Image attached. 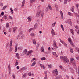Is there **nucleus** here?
Wrapping results in <instances>:
<instances>
[{
    "instance_id": "nucleus-1",
    "label": "nucleus",
    "mask_w": 79,
    "mask_h": 79,
    "mask_svg": "<svg viewBox=\"0 0 79 79\" xmlns=\"http://www.w3.org/2000/svg\"><path fill=\"white\" fill-rule=\"evenodd\" d=\"M60 59L61 60H64V62L65 63H68V62H69V60L68 59V58L66 56H61L60 57Z\"/></svg>"
},
{
    "instance_id": "nucleus-2",
    "label": "nucleus",
    "mask_w": 79,
    "mask_h": 79,
    "mask_svg": "<svg viewBox=\"0 0 79 79\" xmlns=\"http://www.w3.org/2000/svg\"><path fill=\"white\" fill-rule=\"evenodd\" d=\"M52 74H54V76H57L58 74V70L56 69H55L54 70L52 71Z\"/></svg>"
},
{
    "instance_id": "nucleus-3",
    "label": "nucleus",
    "mask_w": 79,
    "mask_h": 79,
    "mask_svg": "<svg viewBox=\"0 0 79 79\" xmlns=\"http://www.w3.org/2000/svg\"><path fill=\"white\" fill-rule=\"evenodd\" d=\"M70 62L73 65V66H76V63L75 62V60H74V59L73 58H70Z\"/></svg>"
},
{
    "instance_id": "nucleus-4",
    "label": "nucleus",
    "mask_w": 79,
    "mask_h": 79,
    "mask_svg": "<svg viewBox=\"0 0 79 79\" xmlns=\"http://www.w3.org/2000/svg\"><path fill=\"white\" fill-rule=\"evenodd\" d=\"M59 40H60V42H61V43H62V44H63L64 45V46H65V47H67V44H66V43L65 42H64V41H63L62 40H61V39H60Z\"/></svg>"
},
{
    "instance_id": "nucleus-5",
    "label": "nucleus",
    "mask_w": 79,
    "mask_h": 79,
    "mask_svg": "<svg viewBox=\"0 0 79 79\" xmlns=\"http://www.w3.org/2000/svg\"><path fill=\"white\" fill-rule=\"evenodd\" d=\"M25 2H26V1L25 0H23L22 4V7H23L24 6Z\"/></svg>"
},
{
    "instance_id": "nucleus-6",
    "label": "nucleus",
    "mask_w": 79,
    "mask_h": 79,
    "mask_svg": "<svg viewBox=\"0 0 79 79\" xmlns=\"http://www.w3.org/2000/svg\"><path fill=\"white\" fill-rule=\"evenodd\" d=\"M32 52H33V51H32V50H30L29 51H28L27 55H29L31 54V53H32Z\"/></svg>"
},
{
    "instance_id": "nucleus-7",
    "label": "nucleus",
    "mask_w": 79,
    "mask_h": 79,
    "mask_svg": "<svg viewBox=\"0 0 79 79\" xmlns=\"http://www.w3.org/2000/svg\"><path fill=\"white\" fill-rule=\"evenodd\" d=\"M16 29H17V27H15L13 28V33H15Z\"/></svg>"
},
{
    "instance_id": "nucleus-8",
    "label": "nucleus",
    "mask_w": 79,
    "mask_h": 79,
    "mask_svg": "<svg viewBox=\"0 0 79 79\" xmlns=\"http://www.w3.org/2000/svg\"><path fill=\"white\" fill-rule=\"evenodd\" d=\"M51 33L52 35H55V31L54 30L52 29L51 31Z\"/></svg>"
},
{
    "instance_id": "nucleus-9",
    "label": "nucleus",
    "mask_w": 79,
    "mask_h": 79,
    "mask_svg": "<svg viewBox=\"0 0 79 79\" xmlns=\"http://www.w3.org/2000/svg\"><path fill=\"white\" fill-rule=\"evenodd\" d=\"M60 15L61 17V19H63V12H62L61 10L60 11Z\"/></svg>"
},
{
    "instance_id": "nucleus-10",
    "label": "nucleus",
    "mask_w": 79,
    "mask_h": 79,
    "mask_svg": "<svg viewBox=\"0 0 79 79\" xmlns=\"http://www.w3.org/2000/svg\"><path fill=\"white\" fill-rule=\"evenodd\" d=\"M40 12H38L37 13L36 15V17H39L40 15Z\"/></svg>"
},
{
    "instance_id": "nucleus-11",
    "label": "nucleus",
    "mask_w": 79,
    "mask_h": 79,
    "mask_svg": "<svg viewBox=\"0 0 79 79\" xmlns=\"http://www.w3.org/2000/svg\"><path fill=\"white\" fill-rule=\"evenodd\" d=\"M8 69L9 73V74H10V71H11V66H10V64H9L8 65Z\"/></svg>"
},
{
    "instance_id": "nucleus-12",
    "label": "nucleus",
    "mask_w": 79,
    "mask_h": 79,
    "mask_svg": "<svg viewBox=\"0 0 79 79\" xmlns=\"http://www.w3.org/2000/svg\"><path fill=\"white\" fill-rule=\"evenodd\" d=\"M70 10L72 12H74V6H72L71 7V8L70 9Z\"/></svg>"
},
{
    "instance_id": "nucleus-13",
    "label": "nucleus",
    "mask_w": 79,
    "mask_h": 79,
    "mask_svg": "<svg viewBox=\"0 0 79 79\" xmlns=\"http://www.w3.org/2000/svg\"><path fill=\"white\" fill-rule=\"evenodd\" d=\"M52 54L53 55L55 56H56V57H58V55L56 54V53L55 52H52Z\"/></svg>"
},
{
    "instance_id": "nucleus-14",
    "label": "nucleus",
    "mask_w": 79,
    "mask_h": 79,
    "mask_svg": "<svg viewBox=\"0 0 79 79\" xmlns=\"http://www.w3.org/2000/svg\"><path fill=\"white\" fill-rule=\"evenodd\" d=\"M8 7V6H5L3 8H2V10L3 11H4V10H5V9H6V8H7Z\"/></svg>"
},
{
    "instance_id": "nucleus-15",
    "label": "nucleus",
    "mask_w": 79,
    "mask_h": 79,
    "mask_svg": "<svg viewBox=\"0 0 79 79\" xmlns=\"http://www.w3.org/2000/svg\"><path fill=\"white\" fill-rule=\"evenodd\" d=\"M35 64H36V62H35V61L32 63L31 66H34Z\"/></svg>"
},
{
    "instance_id": "nucleus-16",
    "label": "nucleus",
    "mask_w": 79,
    "mask_h": 79,
    "mask_svg": "<svg viewBox=\"0 0 79 79\" xmlns=\"http://www.w3.org/2000/svg\"><path fill=\"white\" fill-rule=\"evenodd\" d=\"M31 35L32 37H35V35H36L35 34H34V33H31Z\"/></svg>"
},
{
    "instance_id": "nucleus-17",
    "label": "nucleus",
    "mask_w": 79,
    "mask_h": 79,
    "mask_svg": "<svg viewBox=\"0 0 79 79\" xmlns=\"http://www.w3.org/2000/svg\"><path fill=\"white\" fill-rule=\"evenodd\" d=\"M16 57L17 58L18 60H19V54L16 53Z\"/></svg>"
},
{
    "instance_id": "nucleus-18",
    "label": "nucleus",
    "mask_w": 79,
    "mask_h": 79,
    "mask_svg": "<svg viewBox=\"0 0 79 79\" xmlns=\"http://www.w3.org/2000/svg\"><path fill=\"white\" fill-rule=\"evenodd\" d=\"M10 25V24H9V23H7L6 26V27L7 28V29H8V27H9V25Z\"/></svg>"
},
{
    "instance_id": "nucleus-19",
    "label": "nucleus",
    "mask_w": 79,
    "mask_h": 79,
    "mask_svg": "<svg viewBox=\"0 0 79 79\" xmlns=\"http://www.w3.org/2000/svg\"><path fill=\"white\" fill-rule=\"evenodd\" d=\"M40 66L42 68H43V69H45V67L44 66V65L40 64Z\"/></svg>"
},
{
    "instance_id": "nucleus-20",
    "label": "nucleus",
    "mask_w": 79,
    "mask_h": 79,
    "mask_svg": "<svg viewBox=\"0 0 79 79\" xmlns=\"http://www.w3.org/2000/svg\"><path fill=\"white\" fill-rule=\"evenodd\" d=\"M12 43H13V40H10V47H11V46H12Z\"/></svg>"
},
{
    "instance_id": "nucleus-21",
    "label": "nucleus",
    "mask_w": 79,
    "mask_h": 79,
    "mask_svg": "<svg viewBox=\"0 0 79 79\" xmlns=\"http://www.w3.org/2000/svg\"><path fill=\"white\" fill-rule=\"evenodd\" d=\"M33 42L35 45H36V41L35 40H33Z\"/></svg>"
},
{
    "instance_id": "nucleus-22",
    "label": "nucleus",
    "mask_w": 79,
    "mask_h": 79,
    "mask_svg": "<svg viewBox=\"0 0 79 79\" xmlns=\"http://www.w3.org/2000/svg\"><path fill=\"white\" fill-rule=\"evenodd\" d=\"M53 47H56V48H58V46L56 45V44H53Z\"/></svg>"
},
{
    "instance_id": "nucleus-23",
    "label": "nucleus",
    "mask_w": 79,
    "mask_h": 79,
    "mask_svg": "<svg viewBox=\"0 0 79 79\" xmlns=\"http://www.w3.org/2000/svg\"><path fill=\"white\" fill-rule=\"evenodd\" d=\"M27 19H28V20H31V19H32V16H29L27 18Z\"/></svg>"
},
{
    "instance_id": "nucleus-24",
    "label": "nucleus",
    "mask_w": 79,
    "mask_h": 79,
    "mask_svg": "<svg viewBox=\"0 0 79 79\" xmlns=\"http://www.w3.org/2000/svg\"><path fill=\"white\" fill-rule=\"evenodd\" d=\"M70 44L72 47H75V46H74V44H73V43L72 41L70 42Z\"/></svg>"
},
{
    "instance_id": "nucleus-25",
    "label": "nucleus",
    "mask_w": 79,
    "mask_h": 79,
    "mask_svg": "<svg viewBox=\"0 0 79 79\" xmlns=\"http://www.w3.org/2000/svg\"><path fill=\"white\" fill-rule=\"evenodd\" d=\"M70 44L72 47H75V46H74V44H73V43L72 41L70 42Z\"/></svg>"
},
{
    "instance_id": "nucleus-26",
    "label": "nucleus",
    "mask_w": 79,
    "mask_h": 79,
    "mask_svg": "<svg viewBox=\"0 0 79 79\" xmlns=\"http://www.w3.org/2000/svg\"><path fill=\"white\" fill-rule=\"evenodd\" d=\"M70 30V32L73 35H74V32H73V29H71Z\"/></svg>"
},
{
    "instance_id": "nucleus-27",
    "label": "nucleus",
    "mask_w": 79,
    "mask_h": 79,
    "mask_svg": "<svg viewBox=\"0 0 79 79\" xmlns=\"http://www.w3.org/2000/svg\"><path fill=\"white\" fill-rule=\"evenodd\" d=\"M46 59V58H45V57H42L41 58V60H42V61H44V60H45Z\"/></svg>"
},
{
    "instance_id": "nucleus-28",
    "label": "nucleus",
    "mask_w": 79,
    "mask_h": 79,
    "mask_svg": "<svg viewBox=\"0 0 79 79\" xmlns=\"http://www.w3.org/2000/svg\"><path fill=\"white\" fill-rule=\"evenodd\" d=\"M70 71L72 73H74V70L73 69L71 68L70 69Z\"/></svg>"
},
{
    "instance_id": "nucleus-29",
    "label": "nucleus",
    "mask_w": 79,
    "mask_h": 79,
    "mask_svg": "<svg viewBox=\"0 0 79 79\" xmlns=\"http://www.w3.org/2000/svg\"><path fill=\"white\" fill-rule=\"evenodd\" d=\"M10 49H9V52H11L13 50V48L11 47V46H10Z\"/></svg>"
},
{
    "instance_id": "nucleus-30",
    "label": "nucleus",
    "mask_w": 79,
    "mask_h": 79,
    "mask_svg": "<svg viewBox=\"0 0 79 79\" xmlns=\"http://www.w3.org/2000/svg\"><path fill=\"white\" fill-rule=\"evenodd\" d=\"M68 15H69V16H73V15L71 14V13L70 12H69L68 13Z\"/></svg>"
},
{
    "instance_id": "nucleus-31",
    "label": "nucleus",
    "mask_w": 79,
    "mask_h": 79,
    "mask_svg": "<svg viewBox=\"0 0 79 79\" xmlns=\"http://www.w3.org/2000/svg\"><path fill=\"white\" fill-rule=\"evenodd\" d=\"M23 53L24 54H27V49H25L23 51Z\"/></svg>"
},
{
    "instance_id": "nucleus-32",
    "label": "nucleus",
    "mask_w": 79,
    "mask_h": 79,
    "mask_svg": "<svg viewBox=\"0 0 79 79\" xmlns=\"http://www.w3.org/2000/svg\"><path fill=\"white\" fill-rule=\"evenodd\" d=\"M41 52H44V46H42L41 48Z\"/></svg>"
},
{
    "instance_id": "nucleus-33",
    "label": "nucleus",
    "mask_w": 79,
    "mask_h": 79,
    "mask_svg": "<svg viewBox=\"0 0 79 79\" xmlns=\"http://www.w3.org/2000/svg\"><path fill=\"white\" fill-rule=\"evenodd\" d=\"M61 27L62 28V30L63 31H64V28H63V25H61Z\"/></svg>"
},
{
    "instance_id": "nucleus-34",
    "label": "nucleus",
    "mask_w": 79,
    "mask_h": 79,
    "mask_svg": "<svg viewBox=\"0 0 79 79\" xmlns=\"http://www.w3.org/2000/svg\"><path fill=\"white\" fill-rule=\"evenodd\" d=\"M34 2H35V0H30V2L31 3H34Z\"/></svg>"
},
{
    "instance_id": "nucleus-35",
    "label": "nucleus",
    "mask_w": 79,
    "mask_h": 79,
    "mask_svg": "<svg viewBox=\"0 0 79 79\" xmlns=\"http://www.w3.org/2000/svg\"><path fill=\"white\" fill-rule=\"evenodd\" d=\"M17 46H18V44H16V46L15 48V52H17Z\"/></svg>"
},
{
    "instance_id": "nucleus-36",
    "label": "nucleus",
    "mask_w": 79,
    "mask_h": 79,
    "mask_svg": "<svg viewBox=\"0 0 79 79\" xmlns=\"http://www.w3.org/2000/svg\"><path fill=\"white\" fill-rule=\"evenodd\" d=\"M70 52L71 53H73L74 52V51L73 50V48H71L70 49Z\"/></svg>"
},
{
    "instance_id": "nucleus-37",
    "label": "nucleus",
    "mask_w": 79,
    "mask_h": 79,
    "mask_svg": "<svg viewBox=\"0 0 79 79\" xmlns=\"http://www.w3.org/2000/svg\"><path fill=\"white\" fill-rule=\"evenodd\" d=\"M56 22H55L54 23L52 24V26L53 27H54L55 26V24H56Z\"/></svg>"
},
{
    "instance_id": "nucleus-38",
    "label": "nucleus",
    "mask_w": 79,
    "mask_h": 79,
    "mask_svg": "<svg viewBox=\"0 0 79 79\" xmlns=\"http://www.w3.org/2000/svg\"><path fill=\"white\" fill-rule=\"evenodd\" d=\"M48 7L50 9V10L52 11V7L50 5H48Z\"/></svg>"
},
{
    "instance_id": "nucleus-39",
    "label": "nucleus",
    "mask_w": 79,
    "mask_h": 79,
    "mask_svg": "<svg viewBox=\"0 0 79 79\" xmlns=\"http://www.w3.org/2000/svg\"><path fill=\"white\" fill-rule=\"evenodd\" d=\"M68 41L69 42H71L72 41H71V38H69L68 39Z\"/></svg>"
},
{
    "instance_id": "nucleus-40",
    "label": "nucleus",
    "mask_w": 79,
    "mask_h": 79,
    "mask_svg": "<svg viewBox=\"0 0 79 79\" xmlns=\"http://www.w3.org/2000/svg\"><path fill=\"white\" fill-rule=\"evenodd\" d=\"M37 24H36L34 25V29H36L37 28Z\"/></svg>"
},
{
    "instance_id": "nucleus-41",
    "label": "nucleus",
    "mask_w": 79,
    "mask_h": 79,
    "mask_svg": "<svg viewBox=\"0 0 79 79\" xmlns=\"http://www.w3.org/2000/svg\"><path fill=\"white\" fill-rule=\"evenodd\" d=\"M55 6L56 9V10H58V6L57 5H55Z\"/></svg>"
},
{
    "instance_id": "nucleus-42",
    "label": "nucleus",
    "mask_w": 79,
    "mask_h": 79,
    "mask_svg": "<svg viewBox=\"0 0 79 79\" xmlns=\"http://www.w3.org/2000/svg\"><path fill=\"white\" fill-rule=\"evenodd\" d=\"M3 6V3L0 2V6L2 7Z\"/></svg>"
},
{
    "instance_id": "nucleus-43",
    "label": "nucleus",
    "mask_w": 79,
    "mask_h": 79,
    "mask_svg": "<svg viewBox=\"0 0 79 79\" xmlns=\"http://www.w3.org/2000/svg\"><path fill=\"white\" fill-rule=\"evenodd\" d=\"M26 69L25 68L23 67L21 68V70H22V71H24V70H26Z\"/></svg>"
},
{
    "instance_id": "nucleus-44",
    "label": "nucleus",
    "mask_w": 79,
    "mask_h": 79,
    "mask_svg": "<svg viewBox=\"0 0 79 79\" xmlns=\"http://www.w3.org/2000/svg\"><path fill=\"white\" fill-rule=\"evenodd\" d=\"M52 65H48V68H52Z\"/></svg>"
},
{
    "instance_id": "nucleus-45",
    "label": "nucleus",
    "mask_w": 79,
    "mask_h": 79,
    "mask_svg": "<svg viewBox=\"0 0 79 79\" xmlns=\"http://www.w3.org/2000/svg\"><path fill=\"white\" fill-rule=\"evenodd\" d=\"M10 12H11V14L12 15H13V9H12V8H10Z\"/></svg>"
},
{
    "instance_id": "nucleus-46",
    "label": "nucleus",
    "mask_w": 79,
    "mask_h": 79,
    "mask_svg": "<svg viewBox=\"0 0 79 79\" xmlns=\"http://www.w3.org/2000/svg\"><path fill=\"white\" fill-rule=\"evenodd\" d=\"M22 49V48L21 47H19L17 48L18 50H21Z\"/></svg>"
},
{
    "instance_id": "nucleus-47",
    "label": "nucleus",
    "mask_w": 79,
    "mask_h": 79,
    "mask_svg": "<svg viewBox=\"0 0 79 79\" xmlns=\"http://www.w3.org/2000/svg\"><path fill=\"white\" fill-rule=\"evenodd\" d=\"M7 18V16L6 15H4L3 18L5 19H6V18Z\"/></svg>"
},
{
    "instance_id": "nucleus-48",
    "label": "nucleus",
    "mask_w": 79,
    "mask_h": 79,
    "mask_svg": "<svg viewBox=\"0 0 79 79\" xmlns=\"http://www.w3.org/2000/svg\"><path fill=\"white\" fill-rule=\"evenodd\" d=\"M18 8H15L14 9L15 11H18Z\"/></svg>"
},
{
    "instance_id": "nucleus-49",
    "label": "nucleus",
    "mask_w": 79,
    "mask_h": 79,
    "mask_svg": "<svg viewBox=\"0 0 79 79\" xmlns=\"http://www.w3.org/2000/svg\"><path fill=\"white\" fill-rule=\"evenodd\" d=\"M64 2L65 5L67 4V0H64Z\"/></svg>"
},
{
    "instance_id": "nucleus-50",
    "label": "nucleus",
    "mask_w": 79,
    "mask_h": 79,
    "mask_svg": "<svg viewBox=\"0 0 79 79\" xmlns=\"http://www.w3.org/2000/svg\"><path fill=\"white\" fill-rule=\"evenodd\" d=\"M76 6L77 8H79V5L78 4H77L76 5Z\"/></svg>"
},
{
    "instance_id": "nucleus-51",
    "label": "nucleus",
    "mask_w": 79,
    "mask_h": 79,
    "mask_svg": "<svg viewBox=\"0 0 79 79\" xmlns=\"http://www.w3.org/2000/svg\"><path fill=\"white\" fill-rule=\"evenodd\" d=\"M35 60V58H33L31 60V62H33V61H34V60Z\"/></svg>"
},
{
    "instance_id": "nucleus-52",
    "label": "nucleus",
    "mask_w": 79,
    "mask_h": 79,
    "mask_svg": "<svg viewBox=\"0 0 79 79\" xmlns=\"http://www.w3.org/2000/svg\"><path fill=\"white\" fill-rule=\"evenodd\" d=\"M40 44H38L36 45V48L37 49H38L39 47Z\"/></svg>"
},
{
    "instance_id": "nucleus-53",
    "label": "nucleus",
    "mask_w": 79,
    "mask_h": 79,
    "mask_svg": "<svg viewBox=\"0 0 79 79\" xmlns=\"http://www.w3.org/2000/svg\"><path fill=\"white\" fill-rule=\"evenodd\" d=\"M12 30L11 28H9V31H8L9 32H11Z\"/></svg>"
},
{
    "instance_id": "nucleus-54",
    "label": "nucleus",
    "mask_w": 79,
    "mask_h": 79,
    "mask_svg": "<svg viewBox=\"0 0 79 79\" xmlns=\"http://www.w3.org/2000/svg\"><path fill=\"white\" fill-rule=\"evenodd\" d=\"M32 30H33V28L30 29L29 30V32H31V31H32Z\"/></svg>"
},
{
    "instance_id": "nucleus-55",
    "label": "nucleus",
    "mask_w": 79,
    "mask_h": 79,
    "mask_svg": "<svg viewBox=\"0 0 79 79\" xmlns=\"http://www.w3.org/2000/svg\"><path fill=\"white\" fill-rule=\"evenodd\" d=\"M1 16H2V15H4V12H1Z\"/></svg>"
},
{
    "instance_id": "nucleus-56",
    "label": "nucleus",
    "mask_w": 79,
    "mask_h": 79,
    "mask_svg": "<svg viewBox=\"0 0 79 79\" xmlns=\"http://www.w3.org/2000/svg\"><path fill=\"white\" fill-rule=\"evenodd\" d=\"M18 64V63L17 62H16L15 64V66H17Z\"/></svg>"
},
{
    "instance_id": "nucleus-57",
    "label": "nucleus",
    "mask_w": 79,
    "mask_h": 79,
    "mask_svg": "<svg viewBox=\"0 0 79 79\" xmlns=\"http://www.w3.org/2000/svg\"><path fill=\"white\" fill-rule=\"evenodd\" d=\"M28 75H29V76H31V75H32V73L31 72H29L28 73Z\"/></svg>"
},
{
    "instance_id": "nucleus-58",
    "label": "nucleus",
    "mask_w": 79,
    "mask_h": 79,
    "mask_svg": "<svg viewBox=\"0 0 79 79\" xmlns=\"http://www.w3.org/2000/svg\"><path fill=\"white\" fill-rule=\"evenodd\" d=\"M53 44H56V41L55 40H54L53 41Z\"/></svg>"
},
{
    "instance_id": "nucleus-59",
    "label": "nucleus",
    "mask_w": 79,
    "mask_h": 79,
    "mask_svg": "<svg viewBox=\"0 0 79 79\" xmlns=\"http://www.w3.org/2000/svg\"><path fill=\"white\" fill-rule=\"evenodd\" d=\"M44 12H43V13H42L41 14V17H43V16H44Z\"/></svg>"
},
{
    "instance_id": "nucleus-60",
    "label": "nucleus",
    "mask_w": 79,
    "mask_h": 79,
    "mask_svg": "<svg viewBox=\"0 0 79 79\" xmlns=\"http://www.w3.org/2000/svg\"><path fill=\"white\" fill-rule=\"evenodd\" d=\"M9 18L10 19H13V17H11V16H10Z\"/></svg>"
},
{
    "instance_id": "nucleus-61",
    "label": "nucleus",
    "mask_w": 79,
    "mask_h": 79,
    "mask_svg": "<svg viewBox=\"0 0 79 79\" xmlns=\"http://www.w3.org/2000/svg\"><path fill=\"white\" fill-rule=\"evenodd\" d=\"M37 8H40V5H38Z\"/></svg>"
},
{
    "instance_id": "nucleus-62",
    "label": "nucleus",
    "mask_w": 79,
    "mask_h": 79,
    "mask_svg": "<svg viewBox=\"0 0 79 79\" xmlns=\"http://www.w3.org/2000/svg\"><path fill=\"white\" fill-rule=\"evenodd\" d=\"M44 73L45 75H47V71H45L44 72Z\"/></svg>"
},
{
    "instance_id": "nucleus-63",
    "label": "nucleus",
    "mask_w": 79,
    "mask_h": 79,
    "mask_svg": "<svg viewBox=\"0 0 79 79\" xmlns=\"http://www.w3.org/2000/svg\"><path fill=\"white\" fill-rule=\"evenodd\" d=\"M76 59L77 60H79V57H76Z\"/></svg>"
},
{
    "instance_id": "nucleus-64",
    "label": "nucleus",
    "mask_w": 79,
    "mask_h": 79,
    "mask_svg": "<svg viewBox=\"0 0 79 79\" xmlns=\"http://www.w3.org/2000/svg\"><path fill=\"white\" fill-rule=\"evenodd\" d=\"M17 68V69H19V67L17 66L16 67Z\"/></svg>"
}]
</instances>
